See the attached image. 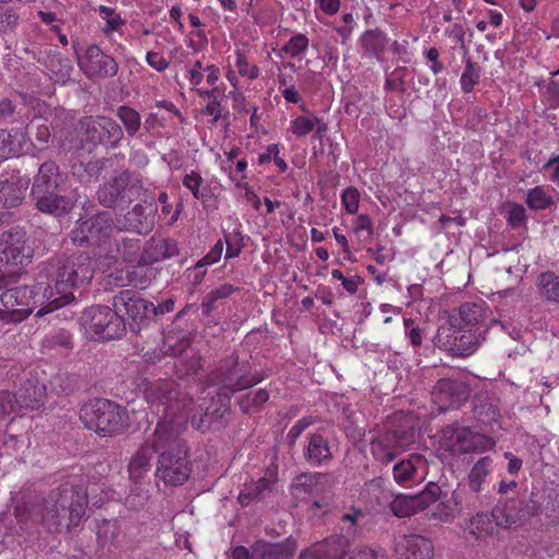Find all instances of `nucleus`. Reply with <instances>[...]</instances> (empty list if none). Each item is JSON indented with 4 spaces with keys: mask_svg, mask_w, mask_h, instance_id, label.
Wrapping results in <instances>:
<instances>
[{
    "mask_svg": "<svg viewBox=\"0 0 559 559\" xmlns=\"http://www.w3.org/2000/svg\"><path fill=\"white\" fill-rule=\"evenodd\" d=\"M46 386L36 381H26L14 394L15 403L21 408L36 409L44 405Z\"/></svg>",
    "mask_w": 559,
    "mask_h": 559,
    "instance_id": "b1692460",
    "label": "nucleus"
},
{
    "mask_svg": "<svg viewBox=\"0 0 559 559\" xmlns=\"http://www.w3.org/2000/svg\"><path fill=\"white\" fill-rule=\"evenodd\" d=\"M155 209L152 205L136 204L123 217L116 219L117 231H133L141 235L154 228Z\"/></svg>",
    "mask_w": 559,
    "mask_h": 559,
    "instance_id": "ddd939ff",
    "label": "nucleus"
},
{
    "mask_svg": "<svg viewBox=\"0 0 559 559\" xmlns=\"http://www.w3.org/2000/svg\"><path fill=\"white\" fill-rule=\"evenodd\" d=\"M153 452L151 438L134 453L129 463V475L133 481H139L150 471Z\"/></svg>",
    "mask_w": 559,
    "mask_h": 559,
    "instance_id": "2f4dec72",
    "label": "nucleus"
},
{
    "mask_svg": "<svg viewBox=\"0 0 559 559\" xmlns=\"http://www.w3.org/2000/svg\"><path fill=\"white\" fill-rule=\"evenodd\" d=\"M304 454L306 460L312 465L326 464L333 457L328 439L320 432L308 436V443Z\"/></svg>",
    "mask_w": 559,
    "mask_h": 559,
    "instance_id": "5701e85b",
    "label": "nucleus"
},
{
    "mask_svg": "<svg viewBox=\"0 0 559 559\" xmlns=\"http://www.w3.org/2000/svg\"><path fill=\"white\" fill-rule=\"evenodd\" d=\"M341 202L346 213L354 215L359 210L360 193L357 188L349 187L342 192Z\"/></svg>",
    "mask_w": 559,
    "mask_h": 559,
    "instance_id": "864d4df0",
    "label": "nucleus"
},
{
    "mask_svg": "<svg viewBox=\"0 0 559 559\" xmlns=\"http://www.w3.org/2000/svg\"><path fill=\"white\" fill-rule=\"evenodd\" d=\"M348 549V540L344 536H331L312 545V552L323 559H340Z\"/></svg>",
    "mask_w": 559,
    "mask_h": 559,
    "instance_id": "7c9ffc66",
    "label": "nucleus"
},
{
    "mask_svg": "<svg viewBox=\"0 0 559 559\" xmlns=\"http://www.w3.org/2000/svg\"><path fill=\"white\" fill-rule=\"evenodd\" d=\"M146 61L158 72L165 71L169 67V62L159 52L148 51L146 53Z\"/></svg>",
    "mask_w": 559,
    "mask_h": 559,
    "instance_id": "774afa93",
    "label": "nucleus"
},
{
    "mask_svg": "<svg viewBox=\"0 0 559 559\" xmlns=\"http://www.w3.org/2000/svg\"><path fill=\"white\" fill-rule=\"evenodd\" d=\"M459 453H481L491 450L496 442L492 438L461 427Z\"/></svg>",
    "mask_w": 559,
    "mask_h": 559,
    "instance_id": "393cba45",
    "label": "nucleus"
},
{
    "mask_svg": "<svg viewBox=\"0 0 559 559\" xmlns=\"http://www.w3.org/2000/svg\"><path fill=\"white\" fill-rule=\"evenodd\" d=\"M497 526L510 528L516 526L521 520V503L516 500L499 502L491 511Z\"/></svg>",
    "mask_w": 559,
    "mask_h": 559,
    "instance_id": "a878e982",
    "label": "nucleus"
},
{
    "mask_svg": "<svg viewBox=\"0 0 559 559\" xmlns=\"http://www.w3.org/2000/svg\"><path fill=\"white\" fill-rule=\"evenodd\" d=\"M353 231L357 235L360 241L371 239L373 235V226L370 217L367 214L358 215L353 222Z\"/></svg>",
    "mask_w": 559,
    "mask_h": 559,
    "instance_id": "3c124183",
    "label": "nucleus"
},
{
    "mask_svg": "<svg viewBox=\"0 0 559 559\" xmlns=\"http://www.w3.org/2000/svg\"><path fill=\"white\" fill-rule=\"evenodd\" d=\"M349 559H389L386 552L381 548L362 547L353 551Z\"/></svg>",
    "mask_w": 559,
    "mask_h": 559,
    "instance_id": "bf43d9fd",
    "label": "nucleus"
},
{
    "mask_svg": "<svg viewBox=\"0 0 559 559\" xmlns=\"http://www.w3.org/2000/svg\"><path fill=\"white\" fill-rule=\"evenodd\" d=\"M97 12L102 20L105 21V26L102 31L106 36H109L114 32H119L126 24V20L122 19L121 14L111 7L99 5Z\"/></svg>",
    "mask_w": 559,
    "mask_h": 559,
    "instance_id": "c03bdc74",
    "label": "nucleus"
},
{
    "mask_svg": "<svg viewBox=\"0 0 559 559\" xmlns=\"http://www.w3.org/2000/svg\"><path fill=\"white\" fill-rule=\"evenodd\" d=\"M359 41L367 53L378 56L384 50L388 38L379 29H368L361 35Z\"/></svg>",
    "mask_w": 559,
    "mask_h": 559,
    "instance_id": "a19ab883",
    "label": "nucleus"
},
{
    "mask_svg": "<svg viewBox=\"0 0 559 559\" xmlns=\"http://www.w3.org/2000/svg\"><path fill=\"white\" fill-rule=\"evenodd\" d=\"M78 66L90 79L114 78L119 70L118 62L97 45H90L78 56Z\"/></svg>",
    "mask_w": 559,
    "mask_h": 559,
    "instance_id": "6e6552de",
    "label": "nucleus"
},
{
    "mask_svg": "<svg viewBox=\"0 0 559 559\" xmlns=\"http://www.w3.org/2000/svg\"><path fill=\"white\" fill-rule=\"evenodd\" d=\"M119 260L120 258L118 255V252L116 251L114 243L109 242L107 252H99L97 254L95 264L98 270H100L102 272H106L110 267H112Z\"/></svg>",
    "mask_w": 559,
    "mask_h": 559,
    "instance_id": "6e6d98bb",
    "label": "nucleus"
},
{
    "mask_svg": "<svg viewBox=\"0 0 559 559\" xmlns=\"http://www.w3.org/2000/svg\"><path fill=\"white\" fill-rule=\"evenodd\" d=\"M399 559H432L435 547L432 542L418 534L405 535L396 545Z\"/></svg>",
    "mask_w": 559,
    "mask_h": 559,
    "instance_id": "a211bd4d",
    "label": "nucleus"
},
{
    "mask_svg": "<svg viewBox=\"0 0 559 559\" xmlns=\"http://www.w3.org/2000/svg\"><path fill=\"white\" fill-rule=\"evenodd\" d=\"M314 418L309 417H302L300 418L288 431L287 438L290 441V443H295L298 437L312 424H314Z\"/></svg>",
    "mask_w": 559,
    "mask_h": 559,
    "instance_id": "e2e57ef3",
    "label": "nucleus"
},
{
    "mask_svg": "<svg viewBox=\"0 0 559 559\" xmlns=\"http://www.w3.org/2000/svg\"><path fill=\"white\" fill-rule=\"evenodd\" d=\"M1 130V135L4 140V146L9 157L21 155L25 147L28 145L29 136L27 128L16 126L10 130Z\"/></svg>",
    "mask_w": 559,
    "mask_h": 559,
    "instance_id": "473e14b6",
    "label": "nucleus"
},
{
    "mask_svg": "<svg viewBox=\"0 0 559 559\" xmlns=\"http://www.w3.org/2000/svg\"><path fill=\"white\" fill-rule=\"evenodd\" d=\"M393 478L399 485L412 486L421 483L427 473V461L420 454H411L397 462L393 468Z\"/></svg>",
    "mask_w": 559,
    "mask_h": 559,
    "instance_id": "f3484780",
    "label": "nucleus"
},
{
    "mask_svg": "<svg viewBox=\"0 0 559 559\" xmlns=\"http://www.w3.org/2000/svg\"><path fill=\"white\" fill-rule=\"evenodd\" d=\"M405 334L409 338L411 344L414 347H418L423 342V330L414 325V321L412 319H404Z\"/></svg>",
    "mask_w": 559,
    "mask_h": 559,
    "instance_id": "0e129e2a",
    "label": "nucleus"
},
{
    "mask_svg": "<svg viewBox=\"0 0 559 559\" xmlns=\"http://www.w3.org/2000/svg\"><path fill=\"white\" fill-rule=\"evenodd\" d=\"M490 309L483 300L474 302H464L460 306L456 313H452L455 321L464 328L478 329L486 328L487 331L498 321L489 318Z\"/></svg>",
    "mask_w": 559,
    "mask_h": 559,
    "instance_id": "4468645a",
    "label": "nucleus"
},
{
    "mask_svg": "<svg viewBox=\"0 0 559 559\" xmlns=\"http://www.w3.org/2000/svg\"><path fill=\"white\" fill-rule=\"evenodd\" d=\"M85 335L93 341L120 338L126 331L122 317L115 309L94 306L85 309L80 318Z\"/></svg>",
    "mask_w": 559,
    "mask_h": 559,
    "instance_id": "423d86ee",
    "label": "nucleus"
},
{
    "mask_svg": "<svg viewBox=\"0 0 559 559\" xmlns=\"http://www.w3.org/2000/svg\"><path fill=\"white\" fill-rule=\"evenodd\" d=\"M112 306L119 312H124L135 324L143 323L151 314H157L153 302L141 298L133 290H121L114 297Z\"/></svg>",
    "mask_w": 559,
    "mask_h": 559,
    "instance_id": "9b49d317",
    "label": "nucleus"
},
{
    "mask_svg": "<svg viewBox=\"0 0 559 559\" xmlns=\"http://www.w3.org/2000/svg\"><path fill=\"white\" fill-rule=\"evenodd\" d=\"M86 133L94 142L117 147L123 139L122 128L111 118L97 116L86 118L83 122Z\"/></svg>",
    "mask_w": 559,
    "mask_h": 559,
    "instance_id": "f8f14e48",
    "label": "nucleus"
},
{
    "mask_svg": "<svg viewBox=\"0 0 559 559\" xmlns=\"http://www.w3.org/2000/svg\"><path fill=\"white\" fill-rule=\"evenodd\" d=\"M204 180L202 176L194 170L186 174L182 178V185L186 187L197 200H202L204 198V193L201 190Z\"/></svg>",
    "mask_w": 559,
    "mask_h": 559,
    "instance_id": "5fc2aeb1",
    "label": "nucleus"
},
{
    "mask_svg": "<svg viewBox=\"0 0 559 559\" xmlns=\"http://www.w3.org/2000/svg\"><path fill=\"white\" fill-rule=\"evenodd\" d=\"M204 67L200 60L194 61L187 68V79L189 83L197 87L203 82Z\"/></svg>",
    "mask_w": 559,
    "mask_h": 559,
    "instance_id": "69168bd1",
    "label": "nucleus"
},
{
    "mask_svg": "<svg viewBox=\"0 0 559 559\" xmlns=\"http://www.w3.org/2000/svg\"><path fill=\"white\" fill-rule=\"evenodd\" d=\"M526 219L525 209L521 204H512L508 212V222L513 227H520Z\"/></svg>",
    "mask_w": 559,
    "mask_h": 559,
    "instance_id": "338daca9",
    "label": "nucleus"
},
{
    "mask_svg": "<svg viewBox=\"0 0 559 559\" xmlns=\"http://www.w3.org/2000/svg\"><path fill=\"white\" fill-rule=\"evenodd\" d=\"M90 495L83 486L66 483L49 492L36 508L35 516L47 531L57 532L68 512L69 526H76L85 515Z\"/></svg>",
    "mask_w": 559,
    "mask_h": 559,
    "instance_id": "7ed1b4c3",
    "label": "nucleus"
},
{
    "mask_svg": "<svg viewBox=\"0 0 559 559\" xmlns=\"http://www.w3.org/2000/svg\"><path fill=\"white\" fill-rule=\"evenodd\" d=\"M223 241L218 240L214 247L207 252L206 255H204L198 263L197 267L207 266L212 265L216 262H218L223 254Z\"/></svg>",
    "mask_w": 559,
    "mask_h": 559,
    "instance_id": "680f3d73",
    "label": "nucleus"
},
{
    "mask_svg": "<svg viewBox=\"0 0 559 559\" xmlns=\"http://www.w3.org/2000/svg\"><path fill=\"white\" fill-rule=\"evenodd\" d=\"M19 14L13 8L0 7V31L8 32L13 29L19 22Z\"/></svg>",
    "mask_w": 559,
    "mask_h": 559,
    "instance_id": "4d7b16f0",
    "label": "nucleus"
},
{
    "mask_svg": "<svg viewBox=\"0 0 559 559\" xmlns=\"http://www.w3.org/2000/svg\"><path fill=\"white\" fill-rule=\"evenodd\" d=\"M290 552L283 545H265L261 559H290Z\"/></svg>",
    "mask_w": 559,
    "mask_h": 559,
    "instance_id": "052dcab7",
    "label": "nucleus"
},
{
    "mask_svg": "<svg viewBox=\"0 0 559 559\" xmlns=\"http://www.w3.org/2000/svg\"><path fill=\"white\" fill-rule=\"evenodd\" d=\"M492 463L490 456H484L473 465L467 476V485L473 492L478 493L483 490V485L492 472Z\"/></svg>",
    "mask_w": 559,
    "mask_h": 559,
    "instance_id": "f704fd0d",
    "label": "nucleus"
},
{
    "mask_svg": "<svg viewBox=\"0 0 559 559\" xmlns=\"http://www.w3.org/2000/svg\"><path fill=\"white\" fill-rule=\"evenodd\" d=\"M235 56H236L235 66L237 68L238 73L241 76L247 78L251 81L259 78V75H260L259 68L255 64H250L248 62L243 51L238 49V50H236Z\"/></svg>",
    "mask_w": 559,
    "mask_h": 559,
    "instance_id": "8fccbe9b",
    "label": "nucleus"
},
{
    "mask_svg": "<svg viewBox=\"0 0 559 559\" xmlns=\"http://www.w3.org/2000/svg\"><path fill=\"white\" fill-rule=\"evenodd\" d=\"M391 511L399 518H407L428 507L425 495H400L390 504Z\"/></svg>",
    "mask_w": 559,
    "mask_h": 559,
    "instance_id": "cd10ccee",
    "label": "nucleus"
},
{
    "mask_svg": "<svg viewBox=\"0 0 559 559\" xmlns=\"http://www.w3.org/2000/svg\"><path fill=\"white\" fill-rule=\"evenodd\" d=\"M151 265V263H144L142 261V255L140 257L138 264L129 269L131 286L144 289L151 284L157 274L156 270Z\"/></svg>",
    "mask_w": 559,
    "mask_h": 559,
    "instance_id": "58836bf2",
    "label": "nucleus"
},
{
    "mask_svg": "<svg viewBox=\"0 0 559 559\" xmlns=\"http://www.w3.org/2000/svg\"><path fill=\"white\" fill-rule=\"evenodd\" d=\"M47 67L51 79L56 82L66 84L70 81L73 66L69 58L52 57Z\"/></svg>",
    "mask_w": 559,
    "mask_h": 559,
    "instance_id": "37998d69",
    "label": "nucleus"
},
{
    "mask_svg": "<svg viewBox=\"0 0 559 559\" xmlns=\"http://www.w3.org/2000/svg\"><path fill=\"white\" fill-rule=\"evenodd\" d=\"M479 70L478 68L467 59L465 62L464 71L460 79L461 88L464 93H471L474 86L478 83Z\"/></svg>",
    "mask_w": 559,
    "mask_h": 559,
    "instance_id": "09e8293b",
    "label": "nucleus"
},
{
    "mask_svg": "<svg viewBox=\"0 0 559 559\" xmlns=\"http://www.w3.org/2000/svg\"><path fill=\"white\" fill-rule=\"evenodd\" d=\"M270 485L271 483L266 478H260L239 493V502L242 506H249L252 501L263 497L264 492L270 489Z\"/></svg>",
    "mask_w": 559,
    "mask_h": 559,
    "instance_id": "de8ad7c7",
    "label": "nucleus"
},
{
    "mask_svg": "<svg viewBox=\"0 0 559 559\" xmlns=\"http://www.w3.org/2000/svg\"><path fill=\"white\" fill-rule=\"evenodd\" d=\"M269 397L270 394L266 390L259 389L242 395L239 399L238 404L243 413H254L263 406Z\"/></svg>",
    "mask_w": 559,
    "mask_h": 559,
    "instance_id": "a18cd8bd",
    "label": "nucleus"
},
{
    "mask_svg": "<svg viewBox=\"0 0 559 559\" xmlns=\"http://www.w3.org/2000/svg\"><path fill=\"white\" fill-rule=\"evenodd\" d=\"M64 186L66 177L53 162L41 164L32 187L36 207L43 213L56 216L69 213L73 207V201L61 194Z\"/></svg>",
    "mask_w": 559,
    "mask_h": 559,
    "instance_id": "20e7f679",
    "label": "nucleus"
},
{
    "mask_svg": "<svg viewBox=\"0 0 559 559\" xmlns=\"http://www.w3.org/2000/svg\"><path fill=\"white\" fill-rule=\"evenodd\" d=\"M487 329H468L460 326L457 343H455L453 356L468 357L486 341Z\"/></svg>",
    "mask_w": 559,
    "mask_h": 559,
    "instance_id": "4be33fe9",
    "label": "nucleus"
},
{
    "mask_svg": "<svg viewBox=\"0 0 559 559\" xmlns=\"http://www.w3.org/2000/svg\"><path fill=\"white\" fill-rule=\"evenodd\" d=\"M496 526L491 513H477L467 522L465 533L474 539H485L495 534Z\"/></svg>",
    "mask_w": 559,
    "mask_h": 559,
    "instance_id": "72a5a7b5",
    "label": "nucleus"
},
{
    "mask_svg": "<svg viewBox=\"0 0 559 559\" xmlns=\"http://www.w3.org/2000/svg\"><path fill=\"white\" fill-rule=\"evenodd\" d=\"M29 180L20 175L12 174L0 180V206L13 207L22 203Z\"/></svg>",
    "mask_w": 559,
    "mask_h": 559,
    "instance_id": "aec40b11",
    "label": "nucleus"
},
{
    "mask_svg": "<svg viewBox=\"0 0 559 559\" xmlns=\"http://www.w3.org/2000/svg\"><path fill=\"white\" fill-rule=\"evenodd\" d=\"M536 285L543 299L559 304V276L554 272H544L538 276Z\"/></svg>",
    "mask_w": 559,
    "mask_h": 559,
    "instance_id": "e433bc0d",
    "label": "nucleus"
},
{
    "mask_svg": "<svg viewBox=\"0 0 559 559\" xmlns=\"http://www.w3.org/2000/svg\"><path fill=\"white\" fill-rule=\"evenodd\" d=\"M84 426L97 435L106 437L121 432L128 426L126 408L106 399H95L80 409Z\"/></svg>",
    "mask_w": 559,
    "mask_h": 559,
    "instance_id": "39448f33",
    "label": "nucleus"
},
{
    "mask_svg": "<svg viewBox=\"0 0 559 559\" xmlns=\"http://www.w3.org/2000/svg\"><path fill=\"white\" fill-rule=\"evenodd\" d=\"M115 231H117L116 222L108 212H103L88 219L79 221L71 233V239L79 246L84 243L102 246L111 239Z\"/></svg>",
    "mask_w": 559,
    "mask_h": 559,
    "instance_id": "0eeeda50",
    "label": "nucleus"
},
{
    "mask_svg": "<svg viewBox=\"0 0 559 559\" xmlns=\"http://www.w3.org/2000/svg\"><path fill=\"white\" fill-rule=\"evenodd\" d=\"M215 382L221 385L218 395L229 397V394L249 388L255 382L245 377V371L239 368L236 359L231 358L225 362L215 376Z\"/></svg>",
    "mask_w": 559,
    "mask_h": 559,
    "instance_id": "dca6fc26",
    "label": "nucleus"
},
{
    "mask_svg": "<svg viewBox=\"0 0 559 559\" xmlns=\"http://www.w3.org/2000/svg\"><path fill=\"white\" fill-rule=\"evenodd\" d=\"M97 542L103 548H116L124 538L121 525L117 520H102L96 525Z\"/></svg>",
    "mask_w": 559,
    "mask_h": 559,
    "instance_id": "bb28decb",
    "label": "nucleus"
},
{
    "mask_svg": "<svg viewBox=\"0 0 559 559\" xmlns=\"http://www.w3.org/2000/svg\"><path fill=\"white\" fill-rule=\"evenodd\" d=\"M559 199V193L552 190V193L547 191L544 187L537 186L527 191L526 204L530 209L535 211H543L556 204Z\"/></svg>",
    "mask_w": 559,
    "mask_h": 559,
    "instance_id": "c9c22d12",
    "label": "nucleus"
},
{
    "mask_svg": "<svg viewBox=\"0 0 559 559\" xmlns=\"http://www.w3.org/2000/svg\"><path fill=\"white\" fill-rule=\"evenodd\" d=\"M174 381H159L147 392L152 404L163 405L165 418L159 420L152 435V448L159 453L156 477L168 486L185 484L191 473L188 447L181 438L186 423L191 420L194 428L203 425V406H195L188 395L178 397Z\"/></svg>",
    "mask_w": 559,
    "mask_h": 559,
    "instance_id": "f257e3e1",
    "label": "nucleus"
},
{
    "mask_svg": "<svg viewBox=\"0 0 559 559\" xmlns=\"http://www.w3.org/2000/svg\"><path fill=\"white\" fill-rule=\"evenodd\" d=\"M288 130L298 138H305L316 130L317 135L321 138L328 131V126L322 119L311 114L292 119Z\"/></svg>",
    "mask_w": 559,
    "mask_h": 559,
    "instance_id": "c85d7f7f",
    "label": "nucleus"
},
{
    "mask_svg": "<svg viewBox=\"0 0 559 559\" xmlns=\"http://www.w3.org/2000/svg\"><path fill=\"white\" fill-rule=\"evenodd\" d=\"M114 246L120 260L123 262H133L141 251V240L138 238L119 237L114 238Z\"/></svg>",
    "mask_w": 559,
    "mask_h": 559,
    "instance_id": "ea45409f",
    "label": "nucleus"
},
{
    "mask_svg": "<svg viewBox=\"0 0 559 559\" xmlns=\"http://www.w3.org/2000/svg\"><path fill=\"white\" fill-rule=\"evenodd\" d=\"M33 249L27 245L26 233L11 229L0 237V263L23 265L31 261Z\"/></svg>",
    "mask_w": 559,
    "mask_h": 559,
    "instance_id": "9d476101",
    "label": "nucleus"
},
{
    "mask_svg": "<svg viewBox=\"0 0 559 559\" xmlns=\"http://www.w3.org/2000/svg\"><path fill=\"white\" fill-rule=\"evenodd\" d=\"M43 352H68L72 348V337L66 330H57L47 334L41 342Z\"/></svg>",
    "mask_w": 559,
    "mask_h": 559,
    "instance_id": "4c0bfd02",
    "label": "nucleus"
},
{
    "mask_svg": "<svg viewBox=\"0 0 559 559\" xmlns=\"http://www.w3.org/2000/svg\"><path fill=\"white\" fill-rule=\"evenodd\" d=\"M48 283L7 289L0 295V320L20 322L35 309L43 317L74 300L73 289L88 283L94 275L92 259L85 253L72 254L53 265Z\"/></svg>",
    "mask_w": 559,
    "mask_h": 559,
    "instance_id": "f03ea898",
    "label": "nucleus"
},
{
    "mask_svg": "<svg viewBox=\"0 0 559 559\" xmlns=\"http://www.w3.org/2000/svg\"><path fill=\"white\" fill-rule=\"evenodd\" d=\"M309 47V38L302 34L297 33L293 35L282 47V51L292 58L301 59Z\"/></svg>",
    "mask_w": 559,
    "mask_h": 559,
    "instance_id": "49530a36",
    "label": "nucleus"
},
{
    "mask_svg": "<svg viewBox=\"0 0 559 559\" xmlns=\"http://www.w3.org/2000/svg\"><path fill=\"white\" fill-rule=\"evenodd\" d=\"M461 427L448 426L442 430L441 447L451 453H459Z\"/></svg>",
    "mask_w": 559,
    "mask_h": 559,
    "instance_id": "603ef678",
    "label": "nucleus"
},
{
    "mask_svg": "<svg viewBox=\"0 0 559 559\" xmlns=\"http://www.w3.org/2000/svg\"><path fill=\"white\" fill-rule=\"evenodd\" d=\"M413 442L414 431H389L371 442V453L377 461L390 463Z\"/></svg>",
    "mask_w": 559,
    "mask_h": 559,
    "instance_id": "1a4fd4ad",
    "label": "nucleus"
},
{
    "mask_svg": "<svg viewBox=\"0 0 559 559\" xmlns=\"http://www.w3.org/2000/svg\"><path fill=\"white\" fill-rule=\"evenodd\" d=\"M460 326L461 325L451 314L448 321L438 328L432 341L435 346L453 356L455 343H457L459 338Z\"/></svg>",
    "mask_w": 559,
    "mask_h": 559,
    "instance_id": "c756f323",
    "label": "nucleus"
},
{
    "mask_svg": "<svg viewBox=\"0 0 559 559\" xmlns=\"http://www.w3.org/2000/svg\"><path fill=\"white\" fill-rule=\"evenodd\" d=\"M178 243L176 240L163 237H152L142 252L144 263H155L178 255Z\"/></svg>",
    "mask_w": 559,
    "mask_h": 559,
    "instance_id": "412c9836",
    "label": "nucleus"
},
{
    "mask_svg": "<svg viewBox=\"0 0 559 559\" xmlns=\"http://www.w3.org/2000/svg\"><path fill=\"white\" fill-rule=\"evenodd\" d=\"M116 115L129 136H134L140 131L142 120L140 114L134 108L126 105L119 106Z\"/></svg>",
    "mask_w": 559,
    "mask_h": 559,
    "instance_id": "79ce46f5",
    "label": "nucleus"
},
{
    "mask_svg": "<svg viewBox=\"0 0 559 559\" xmlns=\"http://www.w3.org/2000/svg\"><path fill=\"white\" fill-rule=\"evenodd\" d=\"M432 396L443 411L457 408L468 397V389L461 381L440 379L433 388Z\"/></svg>",
    "mask_w": 559,
    "mask_h": 559,
    "instance_id": "2eb2a0df",
    "label": "nucleus"
},
{
    "mask_svg": "<svg viewBox=\"0 0 559 559\" xmlns=\"http://www.w3.org/2000/svg\"><path fill=\"white\" fill-rule=\"evenodd\" d=\"M129 183L130 176L127 171L117 175L98 189V201L107 207L112 206L119 199L124 202L130 201L133 187Z\"/></svg>",
    "mask_w": 559,
    "mask_h": 559,
    "instance_id": "6ab92c4d",
    "label": "nucleus"
},
{
    "mask_svg": "<svg viewBox=\"0 0 559 559\" xmlns=\"http://www.w3.org/2000/svg\"><path fill=\"white\" fill-rule=\"evenodd\" d=\"M47 118L45 121L40 118L33 119L31 123L26 127L28 129H36L35 139L41 145H46L50 139V130L46 124Z\"/></svg>",
    "mask_w": 559,
    "mask_h": 559,
    "instance_id": "13d9d810",
    "label": "nucleus"
}]
</instances>
